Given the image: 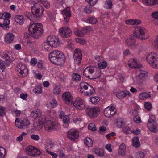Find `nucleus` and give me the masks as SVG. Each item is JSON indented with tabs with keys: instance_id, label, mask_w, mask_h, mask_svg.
<instances>
[{
	"instance_id": "nucleus-1",
	"label": "nucleus",
	"mask_w": 158,
	"mask_h": 158,
	"mask_svg": "<svg viewBox=\"0 0 158 158\" xmlns=\"http://www.w3.org/2000/svg\"><path fill=\"white\" fill-rule=\"evenodd\" d=\"M49 58L52 63L57 65L61 64L65 61L63 54L58 50H54L51 52L49 55Z\"/></svg>"
},
{
	"instance_id": "nucleus-2",
	"label": "nucleus",
	"mask_w": 158,
	"mask_h": 158,
	"mask_svg": "<svg viewBox=\"0 0 158 158\" xmlns=\"http://www.w3.org/2000/svg\"><path fill=\"white\" fill-rule=\"evenodd\" d=\"M60 42L59 39L55 36L50 35L47 38V42H44L43 46L45 50L50 51L52 47L56 48L59 46Z\"/></svg>"
},
{
	"instance_id": "nucleus-3",
	"label": "nucleus",
	"mask_w": 158,
	"mask_h": 158,
	"mask_svg": "<svg viewBox=\"0 0 158 158\" xmlns=\"http://www.w3.org/2000/svg\"><path fill=\"white\" fill-rule=\"evenodd\" d=\"M28 31L34 38H38L42 35L43 32L42 24L40 23H31Z\"/></svg>"
},
{
	"instance_id": "nucleus-4",
	"label": "nucleus",
	"mask_w": 158,
	"mask_h": 158,
	"mask_svg": "<svg viewBox=\"0 0 158 158\" xmlns=\"http://www.w3.org/2000/svg\"><path fill=\"white\" fill-rule=\"evenodd\" d=\"M147 61L153 68H158V54L155 52L148 53L146 56Z\"/></svg>"
},
{
	"instance_id": "nucleus-5",
	"label": "nucleus",
	"mask_w": 158,
	"mask_h": 158,
	"mask_svg": "<svg viewBox=\"0 0 158 158\" xmlns=\"http://www.w3.org/2000/svg\"><path fill=\"white\" fill-rule=\"evenodd\" d=\"M134 35L139 39L145 40L149 37L147 30L142 27L137 26L133 31Z\"/></svg>"
},
{
	"instance_id": "nucleus-6",
	"label": "nucleus",
	"mask_w": 158,
	"mask_h": 158,
	"mask_svg": "<svg viewBox=\"0 0 158 158\" xmlns=\"http://www.w3.org/2000/svg\"><path fill=\"white\" fill-rule=\"evenodd\" d=\"M46 117L44 115H42L41 118L39 119L38 125L40 126L44 125L45 130L48 131H50L56 129V125L51 120L46 121Z\"/></svg>"
},
{
	"instance_id": "nucleus-7",
	"label": "nucleus",
	"mask_w": 158,
	"mask_h": 158,
	"mask_svg": "<svg viewBox=\"0 0 158 158\" xmlns=\"http://www.w3.org/2000/svg\"><path fill=\"white\" fill-rule=\"evenodd\" d=\"M80 90L81 92L86 90L85 95L90 96L94 93L95 91L94 88L86 82H83L80 84Z\"/></svg>"
},
{
	"instance_id": "nucleus-8",
	"label": "nucleus",
	"mask_w": 158,
	"mask_h": 158,
	"mask_svg": "<svg viewBox=\"0 0 158 158\" xmlns=\"http://www.w3.org/2000/svg\"><path fill=\"white\" fill-rule=\"evenodd\" d=\"M149 116V118L148 121L147 127L151 131L156 132L158 131V128H157L156 123L155 121V116L152 114H150Z\"/></svg>"
},
{
	"instance_id": "nucleus-9",
	"label": "nucleus",
	"mask_w": 158,
	"mask_h": 158,
	"mask_svg": "<svg viewBox=\"0 0 158 158\" xmlns=\"http://www.w3.org/2000/svg\"><path fill=\"white\" fill-rule=\"evenodd\" d=\"M15 123L16 126L18 128H27L30 125V122L27 118H24L23 120L17 118L15 120Z\"/></svg>"
},
{
	"instance_id": "nucleus-10",
	"label": "nucleus",
	"mask_w": 158,
	"mask_h": 158,
	"mask_svg": "<svg viewBox=\"0 0 158 158\" xmlns=\"http://www.w3.org/2000/svg\"><path fill=\"white\" fill-rule=\"evenodd\" d=\"M31 11L35 14V17H39L41 15L43 11L42 6L38 3H35L31 8Z\"/></svg>"
},
{
	"instance_id": "nucleus-11",
	"label": "nucleus",
	"mask_w": 158,
	"mask_h": 158,
	"mask_svg": "<svg viewBox=\"0 0 158 158\" xmlns=\"http://www.w3.org/2000/svg\"><path fill=\"white\" fill-rule=\"evenodd\" d=\"M27 154L31 156H37L41 153L40 151L37 148L31 146L27 147L26 148Z\"/></svg>"
},
{
	"instance_id": "nucleus-12",
	"label": "nucleus",
	"mask_w": 158,
	"mask_h": 158,
	"mask_svg": "<svg viewBox=\"0 0 158 158\" xmlns=\"http://www.w3.org/2000/svg\"><path fill=\"white\" fill-rule=\"evenodd\" d=\"M116 112V110L112 105L106 108L103 112L104 116L108 118L113 117L115 114Z\"/></svg>"
},
{
	"instance_id": "nucleus-13",
	"label": "nucleus",
	"mask_w": 158,
	"mask_h": 158,
	"mask_svg": "<svg viewBox=\"0 0 158 158\" xmlns=\"http://www.w3.org/2000/svg\"><path fill=\"white\" fill-rule=\"evenodd\" d=\"M138 74L136 75L135 78L133 80L135 83H141L144 79L147 76V72L144 70L140 69L138 71Z\"/></svg>"
},
{
	"instance_id": "nucleus-14",
	"label": "nucleus",
	"mask_w": 158,
	"mask_h": 158,
	"mask_svg": "<svg viewBox=\"0 0 158 158\" xmlns=\"http://www.w3.org/2000/svg\"><path fill=\"white\" fill-rule=\"evenodd\" d=\"M82 53L81 50L79 48L76 49L74 51L73 58L76 64L79 65L82 60Z\"/></svg>"
},
{
	"instance_id": "nucleus-15",
	"label": "nucleus",
	"mask_w": 158,
	"mask_h": 158,
	"mask_svg": "<svg viewBox=\"0 0 158 158\" xmlns=\"http://www.w3.org/2000/svg\"><path fill=\"white\" fill-rule=\"evenodd\" d=\"M79 136V131L73 128L71 129L67 133L68 138L71 141L77 139Z\"/></svg>"
},
{
	"instance_id": "nucleus-16",
	"label": "nucleus",
	"mask_w": 158,
	"mask_h": 158,
	"mask_svg": "<svg viewBox=\"0 0 158 158\" xmlns=\"http://www.w3.org/2000/svg\"><path fill=\"white\" fill-rule=\"evenodd\" d=\"M59 31L61 36L63 38L68 37L71 35V31L70 28L66 27L60 28Z\"/></svg>"
},
{
	"instance_id": "nucleus-17",
	"label": "nucleus",
	"mask_w": 158,
	"mask_h": 158,
	"mask_svg": "<svg viewBox=\"0 0 158 158\" xmlns=\"http://www.w3.org/2000/svg\"><path fill=\"white\" fill-rule=\"evenodd\" d=\"M129 67L132 68H139L142 66L139 63V60L137 58H131L128 61Z\"/></svg>"
},
{
	"instance_id": "nucleus-18",
	"label": "nucleus",
	"mask_w": 158,
	"mask_h": 158,
	"mask_svg": "<svg viewBox=\"0 0 158 158\" xmlns=\"http://www.w3.org/2000/svg\"><path fill=\"white\" fill-rule=\"evenodd\" d=\"M59 117L62 119L64 127L65 128L67 127L70 123L69 116L68 115H65L63 111H61L60 113Z\"/></svg>"
},
{
	"instance_id": "nucleus-19",
	"label": "nucleus",
	"mask_w": 158,
	"mask_h": 158,
	"mask_svg": "<svg viewBox=\"0 0 158 158\" xmlns=\"http://www.w3.org/2000/svg\"><path fill=\"white\" fill-rule=\"evenodd\" d=\"M62 98L64 102L67 104L72 103L73 101V97L69 92L63 93L62 95Z\"/></svg>"
},
{
	"instance_id": "nucleus-20",
	"label": "nucleus",
	"mask_w": 158,
	"mask_h": 158,
	"mask_svg": "<svg viewBox=\"0 0 158 158\" xmlns=\"http://www.w3.org/2000/svg\"><path fill=\"white\" fill-rule=\"evenodd\" d=\"M73 106L76 108L80 110H83L85 107L83 101L79 97H77L75 99Z\"/></svg>"
},
{
	"instance_id": "nucleus-21",
	"label": "nucleus",
	"mask_w": 158,
	"mask_h": 158,
	"mask_svg": "<svg viewBox=\"0 0 158 158\" xmlns=\"http://www.w3.org/2000/svg\"><path fill=\"white\" fill-rule=\"evenodd\" d=\"M96 67H87L84 70L83 75L86 77L91 79L93 73Z\"/></svg>"
},
{
	"instance_id": "nucleus-22",
	"label": "nucleus",
	"mask_w": 158,
	"mask_h": 158,
	"mask_svg": "<svg viewBox=\"0 0 158 158\" xmlns=\"http://www.w3.org/2000/svg\"><path fill=\"white\" fill-rule=\"evenodd\" d=\"M98 109L97 108L89 107L86 109L85 111L87 114L90 117L94 118L98 115Z\"/></svg>"
},
{
	"instance_id": "nucleus-23",
	"label": "nucleus",
	"mask_w": 158,
	"mask_h": 158,
	"mask_svg": "<svg viewBox=\"0 0 158 158\" xmlns=\"http://www.w3.org/2000/svg\"><path fill=\"white\" fill-rule=\"evenodd\" d=\"M95 59L98 61V66L100 69H103L106 67L107 66L106 62L103 60L101 56H97L95 57Z\"/></svg>"
},
{
	"instance_id": "nucleus-24",
	"label": "nucleus",
	"mask_w": 158,
	"mask_h": 158,
	"mask_svg": "<svg viewBox=\"0 0 158 158\" xmlns=\"http://www.w3.org/2000/svg\"><path fill=\"white\" fill-rule=\"evenodd\" d=\"M61 14L64 16V20L66 22H68L70 17L71 16L70 9L68 7L61 11Z\"/></svg>"
},
{
	"instance_id": "nucleus-25",
	"label": "nucleus",
	"mask_w": 158,
	"mask_h": 158,
	"mask_svg": "<svg viewBox=\"0 0 158 158\" xmlns=\"http://www.w3.org/2000/svg\"><path fill=\"white\" fill-rule=\"evenodd\" d=\"M16 70L21 75H22L24 73V75H26V74L25 73L27 72L26 66L22 63H19L18 65Z\"/></svg>"
},
{
	"instance_id": "nucleus-26",
	"label": "nucleus",
	"mask_w": 158,
	"mask_h": 158,
	"mask_svg": "<svg viewBox=\"0 0 158 158\" xmlns=\"http://www.w3.org/2000/svg\"><path fill=\"white\" fill-rule=\"evenodd\" d=\"M15 35L12 33H8L6 34L4 40L8 44L12 43L14 39Z\"/></svg>"
},
{
	"instance_id": "nucleus-27",
	"label": "nucleus",
	"mask_w": 158,
	"mask_h": 158,
	"mask_svg": "<svg viewBox=\"0 0 158 158\" xmlns=\"http://www.w3.org/2000/svg\"><path fill=\"white\" fill-rule=\"evenodd\" d=\"M131 93L128 91H123L117 93L116 94V97L119 99H122L127 95L131 96Z\"/></svg>"
},
{
	"instance_id": "nucleus-28",
	"label": "nucleus",
	"mask_w": 158,
	"mask_h": 158,
	"mask_svg": "<svg viewBox=\"0 0 158 158\" xmlns=\"http://www.w3.org/2000/svg\"><path fill=\"white\" fill-rule=\"evenodd\" d=\"M42 114V112L39 109H36L34 110L31 114V116L34 118H39Z\"/></svg>"
},
{
	"instance_id": "nucleus-29",
	"label": "nucleus",
	"mask_w": 158,
	"mask_h": 158,
	"mask_svg": "<svg viewBox=\"0 0 158 158\" xmlns=\"http://www.w3.org/2000/svg\"><path fill=\"white\" fill-rule=\"evenodd\" d=\"M126 147L124 144L123 143L119 147L118 154L123 156L125 155Z\"/></svg>"
},
{
	"instance_id": "nucleus-30",
	"label": "nucleus",
	"mask_w": 158,
	"mask_h": 158,
	"mask_svg": "<svg viewBox=\"0 0 158 158\" xmlns=\"http://www.w3.org/2000/svg\"><path fill=\"white\" fill-rule=\"evenodd\" d=\"M142 2L145 5L149 6L158 4V0H142Z\"/></svg>"
},
{
	"instance_id": "nucleus-31",
	"label": "nucleus",
	"mask_w": 158,
	"mask_h": 158,
	"mask_svg": "<svg viewBox=\"0 0 158 158\" xmlns=\"http://www.w3.org/2000/svg\"><path fill=\"white\" fill-rule=\"evenodd\" d=\"M24 15L29 19L33 21H36L37 20V18L35 17V15L33 14L31 15L30 12H25L24 13Z\"/></svg>"
},
{
	"instance_id": "nucleus-32",
	"label": "nucleus",
	"mask_w": 158,
	"mask_h": 158,
	"mask_svg": "<svg viewBox=\"0 0 158 158\" xmlns=\"http://www.w3.org/2000/svg\"><path fill=\"white\" fill-rule=\"evenodd\" d=\"M15 22L20 25H22L23 24L24 19L22 15H17L15 18Z\"/></svg>"
},
{
	"instance_id": "nucleus-33",
	"label": "nucleus",
	"mask_w": 158,
	"mask_h": 158,
	"mask_svg": "<svg viewBox=\"0 0 158 158\" xmlns=\"http://www.w3.org/2000/svg\"><path fill=\"white\" fill-rule=\"evenodd\" d=\"M93 73L92 77L91 79H96L98 78L101 75V71L100 69L96 67Z\"/></svg>"
},
{
	"instance_id": "nucleus-34",
	"label": "nucleus",
	"mask_w": 158,
	"mask_h": 158,
	"mask_svg": "<svg viewBox=\"0 0 158 158\" xmlns=\"http://www.w3.org/2000/svg\"><path fill=\"white\" fill-rule=\"evenodd\" d=\"M93 151L94 153L98 156L102 157L104 155V153L103 150L100 148H96L94 149Z\"/></svg>"
},
{
	"instance_id": "nucleus-35",
	"label": "nucleus",
	"mask_w": 158,
	"mask_h": 158,
	"mask_svg": "<svg viewBox=\"0 0 158 158\" xmlns=\"http://www.w3.org/2000/svg\"><path fill=\"white\" fill-rule=\"evenodd\" d=\"M3 57L5 59L4 62L5 64L9 65L11 63L12 60L9 54H4L3 56Z\"/></svg>"
},
{
	"instance_id": "nucleus-36",
	"label": "nucleus",
	"mask_w": 158,
	"mask_h": 158,
	"mask_svg": "<svg viewBox=\"0 0 158 158\" xmlns=\"http://www.w3.org/2000/svg\"><path fill=\"white\" fill-rule=\"evenodd\" d=\"M3 24L0 23V26L4 29L9 28L8 25L10 23V20L8 19H4Z\"/></svg>"
},
{
	"instance_id": "nucleus-37",
	"label": "nucleus",
	"mask_w": 158,
	"mask_h": 158,
	"mask_svg": "<svg viewBox=\"0 0 158 158\" xmlns=\"http://www.w3.org/2000/svg\"><path fill=\"white\" fill-rule=\"evenodd\" d=\"M141 23L140 21L137 19H130L126 21V24L128 25H138L140 24Z\"/></svg>"
},
{
	"instance_id": "nucleus-38",
	"label": "nucleus",
	"mask_w": 158,
	"mask_h": 158,
	"mask_svg": "<svg viewBox=\"0 0 158 158\" xmlns=\"http://www.w3.org/2000/svg\"><path fill=\"white\" fill-rule=\"evenodd\" d=\"M85 144L88 147H92L93 145V142L92 139L89 138H86L84 140Z\"/></svg>"
},
{
	"instance_id": "nucleus-39",
	"label": "nucleus",
	"mask_w": 158,
	"mask_h": 158,
	"mask_svg": "<svg viewBox=\"0 0 158 158\" xmlns=\"http://www.w3.org/2000/svg\"><path fill=\"white\" fill-rule=\"evenodd\" d=\"M151 97L150 95L146 92H143L140 93L139 95V98L141 100L144 99L149 98Z\"/></svg>"
},
{
	"instance_id": "nucleus-40",
	"label": "nucleus",
	"mask_w": 158,
	"mask_h": 158,
	"mask_svg": "<svg viewBox=\"0 0 158 158\" xmlns=\"http://www.w3.org/2000/svg\"><path fill=\"white\" fill-rule=\"evenodd\" d=\"M33 92L37 95L41 94L42 92L41 86L40 85L36 86L33 90Z\"/></svg>"
},
{
	"instance_id": "nucleus-41",
	"label": "nucleus",
	"mask_w": 158,
	"mask_h": 158,
	"mask_svg": "<svg viewBox=\"0 0 158 158\" xmlns=\"http://www.w3.org/2000/svg\"><path fill=\"white\" fill-rule=\"evenodd\" d=\"M132 144L133 146L136 148L140 146V143L138 137H135L133 138Z\"/></svg>"
},
{
	"instance_id": "nucleus-42",
	"label": "nucleus",
	"mask_w": 158,
	"mask_h": 158,
	"mask_svg": "<svg viewBox=\"0 0 158 158\" xmlns=\"http://www.w3.org/2000/svg\"><path fill=\"white\" fill-rule=\"evenodd\" d=\"M81 76L77 73H74L72 75V79L73 81H77L81 80Z\"/></svg>"
},
{
	"instance_id": "nucleus-43",
	"label": "nucleus",
	"mask_w": 158,
	"mask_h": 158,
	"mask_svg": "<svg viewBox=\"0 0 158 158\" xmlns=\"http://www.w3.org/2000/svg\"><path fill=\"white\" fill-rule=\"evenodd\" d=\"M126 43L128 46H133L135 44V40L134 38L130 37L126 41Z\"/></svg>"
},
{
	"instance_id": "nucleus-44",
	"label": "nucleus",
	"mask_w": 158,
	"mask_h": 158,
	"mask_svg": "<svg viewBox=\"0 0 158 158\" xmlns=\"http://www.w3.org/2000/svg\"><path fill=\"white\" fill-rule=\"evenodd\" d=\"M38 2H40L44 6L47 8H48L50 7L49 2L46 0H37Z\"/></svg>"
},
{
	"instance_id": "nucleus-45",
	"label": "nucleus",
	"mask_w": 158,
	"mask_h": 158,
	"mask_svg": "<svg viewBox=\"0 0 158 158\" xmlns=\"http://www.w3.org/2000/svg\"><path fill=\"white\" fill-rule=\"evenodd\" d=\"M74 34L77 36L82 37L84 35L83 32L77 28H76L74 30Z\"/></svg>"
},
{
	"instance_id": "nucleus-46",
	"label": "nucleus",
	"mask_w": 158,
	"mask_h": 158,
	"mask_svg": "<svg viewBox=\"0 0 158 158\" xmlns=\"http://www.w3.org/2000/svg\"><path fill=\"white\" fill-rule=\"evenodd\" d=\"M104 7L106 9H110L112 7V2L111 0H106L104 5Z\"/></svg>"
},
{
	"instance_id": "nucleus-47",
	"label": "nucleus",
	"mask_w": 158,
	"mask_h": 158,
	"mask_svg": "<svg viewBox=\"0 0 158 158\" xmlns=\"http://www.w3.org/2000/svg\"><path fill=\"white\" fill-rule=\"evenodd\" d=\"M87 20L91 24H95L98 22L97 18L93 16L89 17Z\"/></svg>"
},
{
	"instance_id": "nucleus-48",
	"label": "nucleus",
	"mask_w": 158,
	"mask_h": 158,
	"mask_svg": "<svg viewBox=\"0 0 158 158\" xmlns=\"http://www.w3.org/2000/svg\"><path fill=\"white\" fill-rule=\"evenodd\" d=\"M6 151L5 148L0 146V158H4Z\"/></svg>"
},
{
	"instance_id": "nucleus-49",
	"label": "nucleus",
	"mask_w": 158,
	"mask_h": 158,
	"mask_svg": "<svg viewBox=\"0 0 158 158\" xmlns=\"http://www.w3.org/2000/svg\"><path fill=\"white\" fill-rule=\"evenodd\" d=\"M90 101L93 104H97L99 101V99L98 97L97 96H95L94 97H92L90 98Z\"/></svg>"
},
{
	"instance_id": "nucleus-50",
	"label": "nucleus",
	"mask_w": 158,
	"mask_h": 158,
	"mask_svg": "<svg viewBox=\"0 0 158 158\" xmlns=\"http://www.w3.org/2000/svg\"><path fill=\"white\" fill-rule=\"evenodd\" d=\"M12 114L15 116H19L20 115L21 111L17 109H14L11 111Z\"/></svg>"
},
{
	"instance_id": "nucleus-51",
	"label": "nucleus",
	"mask_w": 158,
	"mask_h": 158,
	"mask_svg": "<svg viewBox=\"0 0 158 158\" xmlns=\"http://www.w3.org/2000/svg\"><path fill=\"white\" fill-rule=\"evenodd\" d=\"M144 156V152L141 151L137 152L135 155V156L136 158H143Z\"/></svg>"
},
{
	"instance_id": "nucleus-52",
	"label": "nucleus",
	"mask_w": 158,
	"mask_h": 158,
	"mask_svg": "<svg viewBox=\"0 0 158 158\" xmlns=\"http://www.w3.org/2000/svg\"><path fill=\"white\" fill-rule=\"evenodd\" d=\"M123 131L127 134H130L132 133V131L128 127L126 126L123 128Z\"/></svg>"
},
{
	"instance_id": "nucleus-53",
	"label": "nucleus",
	"mask_w": 158,
	"mask_h": 158,
	"mask_svg": "<svg viewBox=\"0 0 158 158\" xmlns=\"http://www.w3.org/2000/svg\"><path fill=\"white\" fill-rule=\"evenodd\" d=\"M60 92V89L59 86H55L53 88V92L55 94H58Z\"/></svg>"
},
{
	"instance_id": "nucleus-54",
	"label": "nucleus",
	"mask_w": 158,
	"mask_h": 158,
	"mask_svg": "<svg viewBox=\"0 0 158 158\" xmlns=\"http://www.w3.org/2000/svg\"><path fill=\"white\" fill-rule=\"evenodd\" d=\"M88 128L93 131H94L96 130V126L95 124L93 123H91L89 124L88 126Z\"/></svg>"
},
{
	"instance_id": "nucleus-55",
	"label": "nucleus",
	"mask_w": 158,
	"mask_h": 158,
	"mask_svg": "<svg viewBox=\"0 0 158 158\" xmlns=\"http://www.w3.org/2000/svg\"><path fill=\"white\" fill-rule=\"evenodd\" d=\"M117 123L118 127L121 128L123 124V120L121 118H118L117 119Z\"/></svg>"
},
{
	"instance_id": "nucleus-56",
	"label": "nucleus",
	"mask_w": 158,
	"mask_h": 158,
	"mask_svg": "<svg viewBox=\"0 0 158 158\" xmlns=\"http://www.w3.org/2000/svg\"><path fill=\"white\" fill-rule=\"evenodd\" d=\"M144 106L145 109L148 110H150L152 107L151 103L149 102H145Z\"/></svg>"
},
{
	"instance_id": "nucleus-57",
	"label": "nucleus",
	"mask_w": 158,
	"mask_h": 158,
	"mask_svg": "<svg viewBox=\"0 0 158 158\" xmlns=\"http://www.w3.org/2000/svg\"><path fill=\"white\" fill-rule=\"evenodd\" d=\"M85 1L91 6H93L97 3L98 0H85Z\"/></svg>"
},
{
	"instance_id": "nucleus-58",
	"label": "nucleus",
	"mask_w": 158,
	"mask_h": 158,
	"mask_svg": "<svg viewBox=\"0 0 158 158\" xmlns=\"http://www.w3.org/2000/svg\"><path fill=\"white\" fill-rule=\"evenodd\" d=\"M46 152L49 154L51 155L53 158H56L57 157V155L56 154L49 151L47 149L46 150Z\"/></svg>"
},
{
	"instance_id": "nucleus-59",
	"label": "nucleus",
	"mask_w": 158,
	"mask_h": 158,
	"mask_svg": "<svg viewBox=\"0 0 158 158\" xmlns=\"http://www.w3.org/2000/svg\"><path fill=\"white\" fill-rule=\"evenodd\" d=\"M75 40L77 42L79 43L80 44L82 45H84L85 43V41L81 38H76Z\"/></svg>"
},
{
	"instance_id": "nucleus-60",
	"label": "nucleus",
	"mask_w": 158,
	"mask_h": 158,
	"mask_svg": "<svg viewBox=\"0 0 158 158\" xmlns=\"http://www.w3.org/2000/svg\"><path fill=\"white\" fill-rule=\"evenodd\" d=\"M84 11L87 13L90 14L92 12L91 7L90 6H86L84 8Z\"/></svg>"
},
{
	"instance_id": "nucleus-61",
	"label": "nucleus",
	"mask_w": 158,
	"mask_h": 158,
	"mask_svg": "<svg viewBox=\"0 0 158 158\" xmlns=\"http://www.w3.org/2000/svg\"><path fill=\"white\" fill-rule=\"evenodd\" d=\"M106 130V128L103 126H101L99 128V131L100 133L101 134H103L105 133Z\"/></svg>"
},
{
	"instance_id": "nucleus-62",
	"label": "nucleus",
	"mask_w": 158,
	"mask_h": 158,
	"mask_svg": "<svg viewBox=\"0 0 158 158\" xmlns=\"http://www.w3.org/2000/svg\"><path fill=\"white\" fill-rule=\"evenodd\" d=\"M31 138L35 141H38L39 139V137L37 135L32 134L31 135Z\"/></svg>"
},
{
	"instance_id": "nucleus-63",
	"label": "nucleus",
	"mask_w": 158,
	"mask_h": 158,
	"mask_svg": "<svg viewBox=\"0 0 158 158\" xmlns=\"http://www.w3.org/2000/svg\"><path fill=\"white\" fill-rule=\"evenodd\" d=\"M152 17L157 19H158V11L153 12L151 14Z\"/></svg>"
},
{
	"instance_id": "nucleus-64",
	"label": "nucleus",
	"mask_w": 158,
	"mask_h": 158,
	"mask_svg": "<svg viewBox=\"0 0 158 158\" xmlns=\"http://www.w3.org/2000/svg\"><path fill=\"white\" fill-rule=\"evenodd\" d=\"M154 48L158 50V38H156L152 44Z\"/></svg>"
}]
</instances>
